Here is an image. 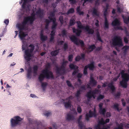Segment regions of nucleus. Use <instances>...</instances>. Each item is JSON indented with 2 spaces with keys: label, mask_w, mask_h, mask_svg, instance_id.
I'll return each mask as SVG.
<instances>
[{
  "label": "nucleus",
  "mask_w": 129,
  "mask_h": 129,
  "mask_svg": "<svg viewBox=\"0 0 129 129\" xmlns=\"http://www.w3.org/2000/svg\"><path fill=\"white\" fill-rule=\"evenodd\" d=\"M119 104H114L113 106V108L117 109V111L119 112L121 110V109H119Z\"/></svg>",
  "instance_id": "obj_44"
},
{
  "label": "nucleus",
  "mask_w": 129,
  "mask_h": 129,
  "mask_svg": "<svg viewBox=\"0 0 129 129\" xmlns=\"http://www.w3.org/2000/svg\"><path fill=\"white\" fill-rule=\"evenodd\" d=\"M86 66H87L88 68L90 70H93L94 68V63L93 62H91V63L88 64Z\"/></svg>",
  "instance_id": "obj_26"
},
{
  "label": "nucleus",
  "mask_w": 129,
  "mask_h": 129,
  "mask_svg": "<svg viewBox=\"0 0 129 129\" xmlns=\"http://www.w3.org/2000/svg\"><path fill=\"white\" fill-rule=\"evenodd\" d=\"M74 116L70 114H68L67 115V119L68 121L74 120Z\"/></svg>",
  "instance_id": "obj_25"
},
{
  "label": "nucleus",
  "mask_w": 129,
  "mask_h": 129,
  "mask_svg": "<svg viewBox=\"0 0 129 129\" xmlns=\"http://www.w3.org/2000/svg\"><path fill=\"white\" fill-rule=\"evenodd\" d=\"M122 49L123 50L124 52L125 53L129 49V46L125 45L123 47Z\"/></svg>",
  "instance_id": "obj_40"
},
{
  "label": "nucleus",
  "mask_w": 129,
  "mask_h": 129,
  "mask_svg": "<svg viewBox=\"0 0 129 129\" xmlns=\"http://www.w3.org/2000/svg\"><path fill=\"white\" fill-rule=\"evenodd\" d=\"M73 99V97L72 95H70L67 98L65 99H62L63 101H64L66 100H68V101L71 102V100H72Z\"/></svg>",
  "instance_id": "obj_42"
},
{
  "label": "nucleus",
  "mask_w": 129,
  "mask_h": 129,
  "mask_svg": "<svg viewBox=\"0 0 129 129\" xmlns=\"http://www.w3.org/2000/svg\"><path fill=\"white\" fill-rule=\"evenodd\" d=\"M35 14L33 13L31 14V16H28L24 17V18L29 22L30 24H32L36 19Z\"/></svg>",
  "instance_id": "obj_10"
},
{
  "label": "nucleus",
  "mask_w": 129,
  "mask_h": 129,
  "mask_svg": "<svg viewBox=\"0 0 129 129\" xmlns=\"http://www.w3.org/2000/svg\"><path fill=\"white\" fill-rule=\"evenodd\" d=\"M104 15L105 16V21L104 23V29H108L109 28V23L106 17L107 14L108 9L104 8Z\"/></svg>",
  "instance_id": "obj_9"
},
{
  "label": "nucleus",
  "mask_w": 129,
  "mask_h": 129,
  "mask_svg": "<svg viewBox=\"0 0 129 129\" xmlns=\"http://www.w3.org/2000/svg\"><path fill=\"white\" fill-rule=\"evenodd\" d=\"M66 83L68 86L70 87H73V85L71 83L70 81L69 80H67L66 81Z\"/></svg>",
  "instance_id": "obj_51"
},
{
  "label": "nucleus",
  "mask_w": 129,
  "mask_h": 129,
  "mask_svg": "<svg viewBox=\"0 0 129 129\" xmlns=\"http://www.w3.org/2000/svg\"><path fill=\"white\" fill-rule=\"evenodd\" d=\"M125 33L126 37H129V32H128L126 27H125L123 29Z\"/></svg>",
  "instance_id": "obj_47"
},
{
  "label": "nucleus",
  "mask_w": 129,
  "mask_h": 129,
  "mask_svg": "<svg viewBox=\"0 0 129 129\" xmlns=\"http://www.w3.org/2000/svg\"><path fill=\"white\" fill-rule=\"evenodd\" d=\"M52 17H51L50 16L48 17V18L50 20V21H51L53 22V21L56 20V18L55 17H53V18H52Z\"/></svg>",
  "instance_id": "obj_60"
},
{
  "label": "nucleus",
  "mask_w": 129,
  "mask_h": 129,
  "mask_svg": "<svg viewBox=\"0 0 129 129\" xmlns=\"http://www.w3.org/2000/svg\"><path fill=\"white\" fill-rule=\"evenodd\" d=\"M24 2L23 3L22 5V8L23 9H25L26 7V4L29 2L28 0H23Z\"/></svg>",
  "instance_id": "obj_38"
},
{
  "label": "nucleus",
  "mask_w": 129,
  "mask_h": 129,
  "mask_svg": "<svg viewBox=\"0 0 129 129\" xmlns=\"http://www.w3.org/2000/svg\"><path fill=\"white\" fill-rule=\"evenodd\" d=\"M55 30H52L50 35L51 36H52V35H54V36L55 35Z\"/></svg>",
  "instance_id": "obj_63"
},
{
  "label": "nucleus",
  "mask_w": 129,
  "mask_h": 129,
  "mask_svg": "<svg viewBox=\"0 0 129 129\" xmlns=\"http://www.w3.org/2000/svg\"><path fill=\"white\" fill-rule=\"evenodd\" d=\"M103 105V104L102 103H100L99 104V112L102 115L104 116H105L106 112V110L105 108H102Z\"/></svg>",
  "instance_id": "obj_13"
},
{
  "label": "nucleus",
  "mask_w": 129,
  "mask_h": 129,
  "mask_svg": "<svg viewBox=\"0 0 129 129\" xmlns=\"http://www.w3.org/2000/svg\"><path fill=\"white\" fill-rule=\"evenodd\" d=\"M61 33L63 37H64L65 36H66V31L65 29H63Z\"/></svg>",
  "instance_id": "obj_52"
},
{
  "label": "nucleus",
  "mask_w": 129,
  "mask_h": 129,
  "mask_svg": "<svg viewBox=\"0 0 129 129\" xmlns=\"http://www.w3.org/2000/svg\"><path fill=\"white\" fill-rule=\"evenodd\" d=\"M93 0H82L81 2H82L83 1V3L82 4V6H84L85 5V4L87 2H88L90 3Z\"/></svg>",
  "instance_id": "obj_45"
},
{
  "label": "nucleus",
  "mask_w": 129,
  "mask_h": 129,
  "mask_svg": "<svg viewBox=\"0 0 129 129\" xmlns=\"http://www.w3.org/2000/svg\"><path fill=\"white\" fill-rule=\"evenodd\" d=\"M40 38L41 40L44 42L47 40L48 37L47 36H44L42 33H41L40 35Z\"/></svg>",
  "instance_id": "obj_24"
},
{
  "label": "nucleus",
  "mask_w": 129,
  "mask_h": 129,
  "mask_svg": "<svg viewBox=\"0 0 129 129\" xmlns=\"http://www.w3.org/2000/svg\"><path fill=\"white\" fill-rule=\"evenodd\" d=\"M75 20L74 19H71L70 20V26H72L75 24Z\"/></svg>",
  "instance_id": "obj_39"
},
{
  "label": "nucleus",
  "mask_w": 129,
  "mask_h": 129,
  "mask_svg": "<svg viewBox=\"0 0 129 129\" xmlns=\"http://www.w3.org/2000/svg\"><path fill=\"white\" fill-rule=\"evenodd\" d=\"M27 35V34L25 33L23 31H20L19 36L21 40H23L24 39V38Z\"/></svg>",
  "instance_id": "obj_22"
},
{
  "label": "nucleus",
  "mask_w": 129,
  "mask_h": 129,
  "mask_svg": "<svg viewBox=\"0 0 129 129\" xmlns=\"http://www.w3.org/2000/svg\"><path fill=\"white\" fill-rule=\"evenodd\" d=\"M64 106L66 108L70 107H71V102L68 101L67 102H64Z\"/></svg>",
  "instance_id": "obj_29"
},
{
  "label": "nucleus",
  "mask_w": 129,
  "mask_h": 129,
  "mask_svg": "<svg viewBox=\"0 0 129 129\" xmlns=\"http://www.w3.org/2000/svg\"><path fill=\"white\" fill-rule=\"evenodd\" d=\"M70 68L72 69H78V67L76 66L73 63H71L69 65Z\"/></svg>",
  "instance_id": "obj_31"
},
{
  "label": "nucleus",
  "mask_w": 129,
  "mask_h": 129,
  "mask_svg": "<svg viewBox=\"0 0 129 129\" xmlns=\"http://www.w3.org/2000/svg\"><path fill=\"white\" fill-rule=\"evenodd\" d=\"M112 45L113 46L122 47L123 46L121 38L119 36H115L112 40Z\"/></svg>",
  "instance_id": "obj_4"
},
{
  "label": "nucleus",
  "mask_w": 129,
  "mask_h": 129,
  "mask_svg": "<svg viewBox=\"0 0 129 129\" xmlns=\"http://www.w3.org/2000/svg\"><path fill=\"white\" fill-rule=\"evenodd\" d=\"M45 22L46 23V24L45 25V27L46 29H47L48 28L49 23L50 21V20L48 19H45Z\"/></svg>",
  "instance_id": "obj_36"
},
{
  "label": "nucleus",
  "mask_w": 129,
  "mask_h": 129,
  "mask_svg": "<svg viewBox=\"0 0 129 129\" xmlns=\"http://www.w3.org/2000/svg\"><path fill=\"white\" fill-rule=\"evenodd\" d=\"M59 20L60 21V23L61 24H62L63 23V17L62 16H60L59 18Z\"/></svg>",
  "instance_id": "obj_50"
},
{
  "label": "nucleus",
  "mask_w": 129,
  "mask_h": 129,
  "mask_svg": "<svg viewBox=\"0 0 129 129\" xmlns=\"http://www.w3.org/2000/svg\"><path fill=\"white\" fill-rule=\"evenodd\" d=\"M122 17L123 19L124 22L125 24H127L128 22H129V16L127 18L126 17H124L123 15L122 16Z\"/></svg>",
  "instance_id": "obj_37"
},
{
  "label": "nucleus",
  "mask_w": 129,
  "mask_h": 129,
  "mask_svg": "<svg viewBox=\"0 0 129 129\" xmlns=\"http://www.w3.org/2000/svg\"><path fill=\"white\" fill-rule=\"evenodd\" d=\"M98 123L101 125H104L105 124V121L103 118H101L100 120L99 121Z\"/></svg>",
  "instance_id": "obj_41"
},
{
  "label": "nucleus",
  "mask_w": 129,
  "mask_h": 129,
  "mask_svg": "<svg viewBox=\"0 0 129 129\" xmlns=\"http://www.w3.org/2000/svg\"><path fill=\"white\" fill-rule=\"evenodd\" d=\"M92 14L93 15H95L97 16H99V14L97 13V10L95 8H93Z\"/></svg>",
  "instance_id": "obj_34"
},
{
  "label": "nucleus",
  "mask_w": 129,
  "mask_h": 129,
  "mask_svg": "<svg viewBox=\"0 0 129 129\" xmlns=\"http://www.w3.org/2000/svg\"><path fill=\"white\" fill-rule=\"evenodd\" d=\"M73 57V55L72 54L68 56V60L70 61H71Z\"/></svg>",
  "instance_id": "obj_56"
},
{
  "label": "nucleus",
  "mask_w": 129,
  "mask_h": 129,
  "mask_svg": "<svg viewBox=\"0 0 129 129\" xmlns=\"http://www.w3.org/2000/svg\"><path fill=\"white\" fill-rule=\"evenodd\" d=\"M77 110L78 112L79 113H81L82 111V109L81 107L79 106H78L77 108Z\"/></svg>",
  "instance_id": "obj_59"
},
{
  "label": "nucleus",
  "mask_w": 129,
  "mask_h": 129,
  "mask_svg": "<svg viewBox=\"0 0 129 129\" xmlns=\"http://www.w3.org/2000/svg\"><path fill=\"white\" fill-rule=\"evenodd\" d=\"M113 84V82L111 81L108 85V87L110 88L112 92H114L115 89V87L114 86Z\"/></svg>",
  "instance_id": "obj_21"
},
{
  "label": "nucleus",
  "mask_w": 129,
  "mask_h": 129,
  "mask_svg": "<svg viewBox=\"0 0 129 129\" xmlns=\"http://www.w3.org/2000/svg\"><path fill=\"white\" fill-rule=\"evenodd\" d=\"M50 67V63H48L46 65L45 69L42 71V73L38 77V79L40 82H42L45 78L47 79L54 78V77L53 73L52 71L48 70V69H49Z\"/></svg>",
  "instance_id": "obj_2"
},
{
  "label": "nucleus",
  "mask_w": 129,
  "mask_h": 129,
  "mask_svg": "<svg viewBox=\"0 0 129 129\" xmlns=\"http://www.w3.org/2000/svg\"><path fill=\"white\" fill-rule=\"evenodd\" d=\"M120 95V92H118L114 96H115V98H119Z\"/></svg>",
  "instance_id": "obj_57"
},
{
  "label": "nucleus",
  "mask_w": 129,
  "mask_h": 129,
  "mask_svg": "<svg viewBox=\"0 0 129 129\" xmlns=\"http://www.w3.org/2000/svg\"><path fill=\"white\" fill-rule=\"evenodd\" d=\"M96 38L97 39V40L99 41H100L102 42L103 41L102 40L100 36V33L99 32H97L96 34Z\"/></svg>",
  "instance_id": "obj_35"
},
{
  "label": "nucleus",
  "mask_w": 129,
  "mask_h": 129,
  "mask_svg": "<svg viewBox=\"0 0 129 129\" xmlns=\"http://www.w3.org/2000/svg\"><path fill=\"white\" fill-rule=\"evenodd\" d=\"M97 116V114H96L93 113V111L90 110L89 111V113H87L86 114L85 118L87 121H88L89 120V118L93 117H96Z\"/></svg>",
  "instance_id": "obj_11"
},
{
  "label": "nucleus",
  "mask_w": 129,
  "mask_h": 129,
  "mask_svg": "<svg viewBox=\"0 0 129 129\" xmlns=\"http://www.w3.org/2000/svg\"><path fill=\"white\" fill-rule=\"evenodd\" d=\"M74 70L72 73V75L73 76L75 75L78 73V69H74Z\"/></svg>",
  "instance_id": "obj_61"
},
{
  "label": "nucleus",
  "mask_w": 129,
  "mask_h": 129,
  "mask_svg": "<svg viewBox=\"0 0 129 129\" xmlns=\"http://www.w3.org/2000/svg\"><path fill=\"white\" fill-rule=\"evenodd\" d=\"M77 24V27L80 29H76L73 27L72 28L73 31V33L76 34V36H79L81 33L82 32V30L80 29H83L85 30L86 31L88 32L89 34H93L94 33V30L93 29L90 28L88 25L86 26L83 25L80 21H78L76 22Z\"/></svg>",
  "instance_id": "obj_1"
},
{
  "label": "nucleus",
  "mask_w": 129,
  "mask_h": 129,
  "mask_svg": "<svg viewBox=\"0 0 129 129\" xmlns=\"http://www.w3.org/2000/svg\"><path fill=\"white\" fill-rule=\"evenodd\" d=\"M55 11H53L51 12L49 14V15L51 17H53L55 16Z\"/></svg>",
  "instance_id": "obj_53"
},
{
  "label": "nucleus",
  "mask_w": 129,
  "mask_h": 129,
  "mask_svg": "<svg viewBox=\"0 0 129 129\" xmlns=\"http://www.w3.org/2000/svg\"><path fill=\"white\" fill-rule=\"evenodd\" d=\"M125 71L124 70H122L120 73L121 76L122 78H129V75L127 73H125Z\"/></svg>",
  "instance_id": "obj_20"
},
{
  "label": "nucleus",
  "mask_w": 129,
  "mask_h": 129,
  "mask_svg": "<svg viewBox=\"0 0 129 129\" xmlns=\"http://www.w3.org/2000/svg\"><path fill=\"white\" fill-rule=\"evenodd\" d=\"M88 68L87 66H85L84 68L83 73L84 75H86L87 74V69Z\"/></svg>",
  "instance_id": "obj_48"
},
{
  "label": "nucleus",
  "mask_w": 129,
  "mask_h": 129,
  "mask_svg": "<svg viewBox=\"0 0 129 129\" xmlns=\"http://www.w3.org/2000/svg\"><path fill=\"white\" fill-rule=\"evenodd\" d=\"M59 53L58 50H56L51 52L50 54L52 56H55L58 54Z\"/></svg>",
  "instance_id": "obj_30"
},
{
  "label": "nucleus",
  "mask_w": 129,
  "mask_h": 129,
  "mask_svg": "<svg viewBox=\"0 0 129 129\" xmlns=\"http://www.w3.org/2000/svg\"><path fill=\"white\" fill-rule=\"evenodd\" d=\"M36 15L40 18L43 17L44 15V10L39 8L36 12Z\"/></svg>",
  "instance_id": "obj_16"
},
{
  "label": "nucleus",
  "mask_w": 129,
  "mask_h": 129,
  "mask_svg": "<svg viewBox=\"0 0 129 129\" xmlns=\"http://www.w3.org/2000/svg\"><path fill=\"white\" fill-rule=\"evenodd\" d=\"M81 57L78 55H77L75 58V60L76 61H79L80 60H84L85 58V54L83 53H81Z\"/></svg>",
  "instance_id": "obj_17"
},
{
  "label": "nucleus",
  "mask_w": 129,
  "mask_h": 129,
  "mask_svg": "<svg viewBox=\"0 0 129 129\" xmlns=\"http://www.w3.org/2000/svg\"><path fill=\"white\" fill-rule=\"evenodd\" d=\"M32 72L31 69L30 68L29 69L27 70V77L28 78L30 79Z\"/></svg>",
  "instance_id": "obj_28"
},
{
  "label": "nucleus",
  "mask_w": 129,
  "mask_h": 129,
  "mask_svg": "<svg viewBox=\"0 0 129 129\" xmlns=\"http://www.w3.org/2000/svg\"><path fill=\"white\" fill-rule=\"evenodd\" d=\"M66 66L62 63L60 67L56 66L55 70L56 73L60 75H63L66 72Z\"/></svg>",
  "instance_id": "obj_6"
},
{
  "label": "nucleus",
  "mask_w": 129,
  "mask_h": 129,
  "mask_svg": "<svg viewBox=\"0 0 129 129\" xmlns=\"http://www.w3.org/2000/svg\"><path fill=\"white\" fill-rule=\"evenodd\" d=\"M63 48L64 51H66L68 48V45L67 43H65L64 44Z\"/></svg>",
  "instance_id": "obj_54"
},
{
  "label": "nucleus",
  "mask_w": 129,
  "mask_h": 129,
  "mask_svg": "<svg viewBox=\"0 0 129 129\" xmlns=\"http://www.w3.org/2000/svg\"><path fill=\"white\" fill-rule=\"evenodd\" d=\"M96 47V46L94 44L89 45L87 48V49L89 51L91 52L93 51L95 49Z\"/></svg>",
  "instance_id": "obj_23"
},
{
  "label": "nucleus",
  "mask_w": 129,
  "mask_h": 129,
  "mask_svg": "<svg viewBox=\"0 0 129 129\" xmlns=\"http://www.w3.org/2000/svg\"><path fill=\"white\" fill-rule=\"evenodd\" d=\"M56 20L53 21V24L51 27L52 30H55L56 27L57 25V24L56 22Z\"/></svg>",
  "instance_id": "obj_32"
},
{
  "label": "nucleus",
  "mask_w": 129,
  "mask_h": 129,
  "mask_svg": "<svg viewBox=\"0 0 129 129\" xmlns=\"http://www.w3.org/2000/svg\"><path fill=\"white\" fill-rule=\"evenodd\" d=\"M29 24V22L24 18L23 21L21 23H18L16 25V26L19 29L20 31L24 30L25 29L26 25Z\"/></svg>",
  "instance_id": "obj_7"
},
{
  "label": "nucleus",
  "mask_w": 129,
  "mask_h": 129,
  "mask_svg": "<svg viewBox=\"0 0 129 129\" xmlns=\"http://www.w3.org/2000/svg\"><path fill=\"white\" fill-rule=\"evenodd\" d=\"M14 118H12L11 120V125L12 127L16 126L19 122L22 120V119L18 116L14 117Z\"/></svg>",
  "instance_id": "obj_8"
},
{
  "label": "nucleus",
  "mask_w": 129,
  "mask_h": 129,
  "mask_svg": "<svg viewBox=\"0 0 129 129\" xmlns=\"http://www.w3.org/2000/svg\"><path fill=\"white\" fill-rule=\"evenodd\" d=\"M52 36H51L50 38V42H52L54 39V35H52Z\"/></svg>",
  "instance_id": "obj_62"
},
{
  "label": "nucleus",
  "mask_w": 129,
  "mask_h": 129,
  "mask_svg": "<svg viewBox=\"0 0 129 129\" xmlns=\"http://www.w3.org/2000/svg\"><path fill=\"white\" fill-rule=\"evenodd\" d=\"M120 24V21L117 18H116L112 22V25L114 26H119Z\"/></svg>",
  "instance_id": "obj_18"
},
{
  "label": "nucleus",
  "mask_w": 129,
  "mask_h": 129,
  "mask_svg": "<svg viewBox=\"0 0 129 129\" xmlns=\"http://www.w3.org/2000/svg\"><path fill=\"white\" fill-rule=\"evenodd\" d=\"M104 98V96L102 94H100L97 98V99L98 100L103 99Z\"/></svg>",
  "instance_id": "obj_49"
},
{
  "label": "nucleus",
  "mask_w": 129,
  "mask_h": 129,
  "mask_svg": "<svg viewBox=\"0 0 129 129\" xmlns=\"http://www.w3.org/2000/svg\"><path fill=\"white\" fill-rule=\"evenodd\" d=\"M97 83V82L94 79L92 75H91L89 84L92 86H95Z\"/></svg>",
  "instance_id": "obj_14"
},
{
  "label": "nucleus",
  "mask_w": 129,
  "mask_h": 129,
  "mask_svg": "<svg viewBox=\"0 0 129 129\" xmlns=\"http://www.w3.org/2000/svg\"><path fill=\"white\" fill-rule=\"evenodd\" d=\"M82 115H80L78 119V121L79 124V126L80 127V129H85V127L84 126L83 123L80 121V120L82 119Z\"/></svg>",
  "instance_id": "obj_15"
},
{
  "label": "nucleus",
  "mask_w": 129,
  "mask_h": 129,
  "mask_svg": "<svg viewBox=\"0 0 129 129\" xmlns=\"http://www.w3.org/2000/svg\"><path fill=\"white\" fill-rule=\"evenodd\" d=\"M30 48V49H27L25 51V55L24 58L27 61L30 60V57L31 56V53H33L35 49V46L32 44H30L29 46Z\"/></svg>",
  "instance_id": "obj_3"
},
{
  "label": "nucleus",
  "mask_w": 129,
  "mask_h": 129,
  "mask_svg": "<svg viewBox=\"0 0 129 129\" xmlns=\"http://www.w3.org/2000/svg\"><path fill=\"white\" fill-rule=\"evenodd\" d=\"M122 80L120 82V85L123 88H126L127 86V82L129 80V78H122Z\"/></svg>",
  "instance_id": "obj_12"
},
{
  "label": "nucleus",
  "mask_w": 129,
  "mask_h": 129,
  "mask_svg": "<svg viewBox=\"0 0 129 129\" xmlns=\"http://www.w3.org/2000/svg\"><path fill=\"white\" fill-rule=\"evenodd\" d=\"M47 84L46 82H42L41 86L43 88H45L47 85Z\"/></svg>",
  "instance_id": "obj_55"
},
{
  "label": "nucleus",
  "mask_w": 129,
  "mask_h": 129,
  "mask_svg": "<svg viewBox=\"0 0 129 129\" xmlns=\"http://www.w3.org/2000/svg\"><path fill=\"white\" fill-rule=\"evenodd\" d=\"M71 41L77 45H78L79 44L82 48L85 47V44L83 41L80 40H78L77 38L74 35H72L70 37Z\"/></svg>",
  "instance_id": "obj_5"
},
{
  "label": "nucleus",
  "mask_w": 129,
  "mask_h": 129,
  "mask_svg": "<svg viewBox=\"0 0 129 129\" xmlns=\"http://www.w3.org/2000/svg\"><path fill=\"white\" fill-rule=\"evenodd\" d=\"M74 12V9L73 8H72L69 9L67 11V15L71 13H72Z\"/></svg>",
  "instance_id": "obj_43"
},
{
  "label": "nucleus",
  "mask_w": 129,
  "mask_h": 129,
  "mask_svg": "<svg viewBox=\"0 0 129 129\" xmlns=\"http://www.w3.org/2000/svg\"><path fill=\"white\" fill-rule=\"evenodd\" d=\"M82 91L80 89L77 91L76 92L75 94V95L76 97L78 99L80 98V95L81 94V92Z\"/></svg>",
  "instance_id": "obj_27"
},
{
  "label": "nucleus",
  "mask_w": 129,
  "mask_h": 129,
  "mask_svg": "<svg viewBox=\"0 0 129 129\" xmlns=\"http://www.w3.org/2000/svg\"><path fill=\"white\" fill-rule=\"evenodd\" d=\"M70 4L72 5L76 3V0H69Z\"/></svg>",
  "instance_id": "obj_58"
},
{
  "label": "nucleus",
  "mask_w": 129,
  "mask_h": 129,
  "mask_svg": "<svg viewBox=\"0 0 129 129\" xmlns=\"http://www.w3.org/2000/svg\"><path fill=\"white\" fill-rule=\"evenodd\" d=\"M95 95L91 94V91H90L87 92L86 96L88 100L89 101L92 97H93L94 99H95Z\"/></svg>",
  "instance_id": "obj_19"
},
{
  "label": "nucleus",
  "mask_w": 129,
  "mask_h": 129,
  "mask_svg": "<svg viewBox=\"0 0 129 129\" xmlns=\"http://www.w3.org/2000/svg\"><path fill=\"white\" fill-rule=\"evenodd\" d=\"M121 101L122 102V104L123 106H125L126 105V103L125 102L124 99H122L121 100Z\"/></svg>",
  "instance_id": "obj_64"
},
{
  "label": "nucleus",
  "mask_w": 129,
  "mask_h": 129,
  "mask_svg": "<svg viewBox=\"0 0 129 129\" xmlns=\"http://www.w3.org/2000/svg\"><path fill=\"white\" fill-rule=\"evenodd\" d=\"M99 90L97 89H95L94 90L91 91V94H95L99 92Z\"/></svg>",
  "instance_id": "obj_46"
},
{
  "label": "nucleus",
  "mask_w": 129,
  "mask_h": 129,
  "mask_svg": "<svg viewBox=\"0 0 129 129\" xmlns=\"http://www.w3.org/2000/svg\"><path fill=\"white\" fill-rule=\"evenodd\" d=\"M38 69V67L37 65L34 66L33 67V73L36 75L37 74V71Z\"/></svg>",
  "instance_id": "obj_33"
}]
</instances>
